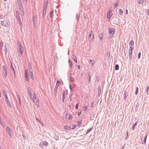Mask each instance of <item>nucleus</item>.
Wrapping results in <instances>:
<instances>
[{
	"label": "nucleus",
	"instance_id": "1",
	"mask_svg": "<svg viewBox=\"0 0 149 149\" xmlns=\"http://www.w3.org/2000/svg\"><path fill=\"white\" fill-rule=\"evenodd\" d=\"M17 3L19 8L21 12V15L22 16L24 15V7L22 4V2L21 0H17Z\"/></svg>",
	"mask_w": 149,
	"mask_h": 149
},
{
	"label": "nucleus",
	"instance_id": "2",
	"mask_svg": "<svg viewBox=\"0 0 149 149\" xmlns=\"http://www.w3.org/2000/svg\"><path fill=\"white\" fill-rule=\"evenodd\" d=\"M15 17L18 21L19 24L22 28V24L20 16V13L18 11H16L15 12Z\"/></svg>",
	"mask_w": 149,
	"mask_h": 149
},
{
	"label": "nucleus",
	"instance_id": "3",
	"mask_svg": "<svg viewBox=\"0 0 149 149\" xmlns=\"http://www.w3.org/2000/svg\"><path fill=\"white\" fill-rule=\"evenodd\" d=\"M0 47L1 49L3 51H5L6 54L7 52V49L6 45H3V43L2 41H1L0 43Z\"/></svg>",
	"mask_w": 149,
	"mask_h": 149
},
{
	"label": "nucleus",
	"instance_id": "4",
	"mask_svg": "<svg viewBox=\"0 0 149 149\" xmlns=\"http://www.w3.org/2000/svg\"><path fill=\"white\" fill-rule=\"evenodd\" d=\"M1 24L2 26H4L6 27H8L10 24L9 21L6 20L2 21Z\"/></svg>",
	"mask_w": 149,
	"mask_h": 149
},
{
	"label": "nucleus",
	"instance_id": "5",
	"mask_svg": "<svg viewBox=\"0 0 149 149\" xmlns=\"http://www.w3.org/2000/svg\"><path fill=\"white\" fill-rule=\"evenodd\" d=\"M2 69L3 70V74L5 77H6L7 76V73L6 66L4 65L3 66Z\"/></svg>",
	"mask_w": 149,
	"mask_h": 149
},
{
	"label": "nucleus",
	"instance_id": "6",
	"mask_svg": "<svg viewBox=\"0 0 149 149\" xmlns=\"http://www.w3.org/2000/svg\"><path fill=\"white\" fill-rule=\"evenodd\" d=\"M67 94H68V90H66L65 91H63L62 97V102H64L65 98V95H67Z\"/></svg>",
	"mask_w": 149,
	"mask_h": 149
},
{
	"label": "nucleus",
	"instance_id": "7",
	"mask_svg": "<svg viewBox=\"0 0 149 149\" xmlns=\"http://www.w3.org/2000/svg\"><path fill=\"white\" fill-rule=\"evenodd\" d=\"M48 145V143L47 142L44 141L40 142L39 144V146L41 147H42L43 146H47Z\"/></svg>",
	"mask_w": 149,
	"mask_h": 149
},
{
	"label": "nucleus",
	"instance_id": "8",
	"mask_svg": "<svg viewBox=\"0 0 149 149\" xmlns=\"http://www.w3.org/2000/svg\"><path fill=\"white\" fill-rule=\"evenodd\" d=\"M109 33L110 34L113 35L115 33V29L114 28H108Z\"/></svg>",
	"mask_w": 149,
	"mask_h": 149
},
{
	"label": "nucleus",
	"instance_id": "9",
	"mask_svg": "<svg viewBox=\"0 0 149 149\" xmlns=\"http://www.w3.org/2000/svg\"><path fill=\"white\" fill-rule=\"evenodd\" d=\"M6 130L9 136L11 137L12 136V132L10 128L9 127H7L6 128Z\"/></svg>",
	"mask_w": 149,
	"mask_h": 149
},
{
	"label": "nucleus",
	"instance_id": "10",
	"mask_svg": "<svg viewBox=\"0 0 149 149\" xmlns=\"http://www.w3.org/2000/svg\"><path fill=\"white\" fill-rule=\"evenodd\" d=\"M25 77L26 79V81L27 82H29V77H28V74L27 72V71L26 70H25Z\"/></svg>",
	"mask_w": 149,
	"mask_h": 149
},
{
	"label": "nucleus",
	"instance_id": "11",
	"mask_svg": "<svg viewBox=\"0 0 149 149\" xmlns=\"http://www.w3.org/2000/svg\"><path fill=\"white\" fill-rule=\"evenodd\" d=\"M112 14L113 13L111 12V10H109L107 13V17L108 19H109L112 16Z\"/></svg>",
	"mask_w": 149,
	"mask_h": 149
},
{
	"label": "nucleus",
	"instance_id": "12",
	"mask_svg": "<svg viewBox=\"0 0 149 149\" xmlns=\"http://www.w3.org/2000/svg\"><path fill=\"white\" fill-rule=\"evenodd\" d=\"M58 85H57V84H56V85L55 87V88L54 89V95L55 97L56 96L57 93H58L57 90L58 87Z\"/></svg>",
	"mask_w": 149,
	"mask_h": 149
},
{
	"label": "nucleus",
	"instance_id": "13",
	"mask_svg": "<svg viewBox=\"0 0 149 149\" xmlns=\"http://www.w3.org/2000/svg\"><path fill=\"white\" fill-rule=\"evenodd\" d=\"M147 136V135H146L144 138L143 139L142 137L141 138V140L142 144H146V141Z\"/></svg>",
	"mask_w": 149,
	"mask_h": 149
},
{
	"label": "nucleus",
	"instance_id": "14",
	"mask_svg": "<svg viewBox=\"0 0 149 149\" xmlns=\"http://www.w3.org/2000/svg\"><path fill=\"white\" fill-rule=\"evenodd\" d=\"M6 100V102L7 104L8 105L9 107H10L11 104L9 100H8L7 96L4 97Z\"/></svg>",
	"mask_w": 149,
	"mask_h": 149
},
{
	"label": "nucleus",
	"instance_id": "15",
	"mask_svg": "<svg viewBox=\"0 0 149 149\" xmlns=\"http://www.w3.org/2000/svg\"><path fill=\"white\" fill-rule=\"evenodd\" d=\"M31 99L33 100V102H37L38 101L37 100L36 96L35 95V93H33V97Z\"/></svg>",
	"mask_w": 149,
	"mask_h": 149
},
{
	"label": "nucleus",
	"instance_id": "16",
	"mask_svg": "<svg viewBox=\"0 0 149 149\" xmlns=\"http://www.w3.org/2000/svg\"><path fill=\"white\" fill-rule=\"evenodd\" d=\"M93 33V31H91V33L89 35L88 38L89 40H92L94 39V36L93 34L92 36V33Z\"/></svg>",
	"mask_w": 149,
	"mask_h": 149
},
{
	"label": "nucleus",
	"instance_id": "17",
	"mask_svg": "<svg viewBox=\"0 0 149 149\" xmlns=\"http://www.w3.org/2000/svg\"><path fill=\"white\" fill-rule=\"evenodd\" d=\"M47 4L48 3L47 1H46L44 2L43 8V10H46Z\"/></svg>",
	"mask_w": 149,
	"mask_h": 149
},
{
	"label": "nucleus",
	"instance_id": "18",
	"mask_svg": "<svg viewBox=\"0 0 149 149\" xmlns=\"http://www.w3.org/2000/svg\"><path fill=\"white\" fill-rule=\"evenodd\" d=\"M11 67L12 70H13V73L14 74V76L15 78L16 74H15V71L14 69V68L12 64H11Z\"/></svg>",
	"mask_w": 149,
	"mask_h": 149
},
{
	"label": "nucleus",
	"instance_id": "19",
	"mask_svg": "<svg viewBox=\"0 0 149 149\" xmlns=\"http://www.w3.org/2000/svg\"><path fill=\"white\" fill-rule=\"evenodd\" d=\"M4 120L3 119L2 120L0 121V123L1 125L4 128L5 126V123L4 122Z\"/></svg>",
	"mask_w": 149,
	"mask_h": 149
},
{
	"label": "nucleus",
	"instance_id": "20",
	"mask_svg": "<svg viewBox=\"0 0 149 149\" xmlns=\"http://www.w3.org/2000/svg\"><path fill=\"white\" fill-rule=\"evenodd\" d=\"M101 93V87L100 86H99L98 88V92H97V95L98 96H99L100 93Z\"/></svg>",
	"mask_w": 149,
	"mask_h": 149
},
{
	"label": "nucleus",
	"instance_id": "21",
	"mask_svg": "<svg viewBox=\"0 0 149 149\" xmlns=\"http://www.w3.org/2000/svg\"><path fill=\"white\" fill-rule=\"evenodd\" d=\"M145 90L146 91L147 94L149 95V87L148 86H147L146 87Z\"/></svg>",
	"mask_w": 149,
	"mask_h": 149
},
{
	"label": "nucleus",
	"instance_id": "22",
	"mask_svg": "<svg viewBox=\"0 0 149 149\" xmlns=\"http://www.w3.org/2000/svg\"><path fill=\"white\" fill-rule=\"evenodd\" d=\"M100 77L98 76H97L96 77V79L95 81V83L97 84L98 81H99Z\"/></svg>",
	"mask_w": 149,
	"mask_h": 149
},
{
	"label": "nucleus",
	"instance_id": "23",
	"mask_svg": "<svg viewBox=\"0 0 149 149\" xmlns=\"http://www.w3.org/2000/svg\"><path fill=\"white\" fill-rule=\"evenodd\" d=\"M17 100H18L19 103V105L20 106L21 105V102L20 97H19V96L17 95Z\"/></svg>",
	"mask_w": 149,
	"mask_h": 149
},
{
	"label": "nucleus",
	"instance_id": "24",
	"mask_svg": "<svg viewBox=\"0 0 149 149\" xmlns=\"http://www.w3.org/2000/svg\"><path fill=\"white\" fill-rule=\"evenodd\" d=\"M93 129V127H92L90 128L87 131H86V134L85 135H87L88 133L90 132L91 130H92Z\"/></svg>",
	"mask_w": 149,
	"mask_h": 149
},
{
	"label": "nucleus",
	"instance_id": "25",
	"mask_svg": "<svg viewBox=\"0 0 149 149\" xmlns=\"http://www.w3.org/2000/svg\"><path fill=\"white\" fill-rule=\"evenodd\" d=\"M42 17L43 18H44L45 17L46 15V10H43V11H42Z\"/></svg>",
	"mask_w": 149,
	"mask_h": 149
},
{
	"label": "nucleus",
	"instance_id": "26",
	"mask_svg": "<svg viewBox=\"0 0 149 149\" xmlns=\"http://www.w3.org/2000/svg\"><path fill=\"white\" fill-rule=\"evenodd\" d=\"M54 10H52L50 12V17L51 18H52L54 16Z\"/></svg>",
	"mask_w": 149,
	"mask_h": 149
},
{
	"label": "nucleus",
	"instance_id": "27",
	"mask_svg": "<svg viewBox=\"0 0 149 149\" xmlns=\"http://www.w3.org/2000/svg\"><path fill=\"white\" fill-rule=\"evenodd\" d=\"M68 63L69 64V65L70 66V69H71V68L72 67V65H73L72 62H71L70 61V60H68Z\"/></svg>",
	"mask_w": 149,
	"mask_h": 149
},
{
	"label": "nucleus",
	"instance_id": "28",
	"mask_svg": "<svg viewBox=\"0 0 149 149\" xmlns=\"http://www.w3.org/2000/svg\"><path fill=\"white\" fill-rule=\"evenodd\" d=\"M103 34L102 33L100 34L99 35V36H100V39L101 40H103Z\"/></svg>",
	"mask_w": 149,
	"mask_h": 149
},
{
	"label": "nucleus",
	"instance_id": "29",
	"mask_svg": "<svg viewBox=\"0 0 149 149\" xmlns=\"http://www.w3.org/2000/svg\"><path fill=\"white\" fill-rule=\"evenodd\" d=\"M129 58L130 60L132 59V52H129Z\"/></svg>",
	"mask_w": 149,
	"mask_h": 149
},
{
	"label": "nucleus",
	"instance_id": "30",
	"mask_svg": "<svg viewBox=\"0 0 149 149\" xmlns=\"http://www.w3.org/2000/svg\"><path fill=\"white\" fill-rule=\"evenodd\" d=\"M70 129H73L75 128L76 127V126L75 125H73L72 126L70 125Z\"/></svg>",
	"mask_w": 149,
	"mask_h": 149
},
{
	"label": "nucleus",
	"instance_id": "31",
	"mask_svg": "<svg viewBox=\"0 0 149 149\" xmlns=\"http://www.w3.org/2000/svg\"><path fill=\"white\" fill-rule=\"evenodd\" d=\"M19 49L21 54L22 55L24 52V50L23 48V47H22V48H19Z\"/></svg>",
	"mask_w": 149,
	"mask_h": 149
},
{
	"label": "nucleus",
	"instance_id": "32",
	"mask_svg": "<svg viewBox=\"0 0 149 149\" xmlns=\"http://www.w3.org/2000/svg\"><path fill=\"white\" fill-rule=\"evenodd\" d=\"M70 126H68L66 125L64 126V128L65 130L68 131L69 130V129H70Z\"/></svg>",
	"mask_w": 149,
	"mask_h": 149
},
{
	"label": "nucleus",
	"instance_id": "33",
	"mask_svg": "<svg viewBox=\"0 0 149 149\" xmlns=\"http://www.w3.org/2000/svg\"><path fill=\"white\" fill-rule=\"evenodd\" d=\"M115 70H117L119 69V66L118 64H116L115 65Z\"/></svg>",
	"mask_w": 149,
	"mask_h": 149
},
{
	"label": "nucleus",
	"instance_id": "34",
	"mask_svg": "<svg viewBox=\"0 0 149 149\" xmlns=\"http://www.w3.org/2000/svg\"><path fill=\"white\" fill-rule=\"evenodd\" d=\"M137 124V122H136L134 124H133L132 127V130H134L135 128V126H136Z\"/></svg>",
	"mask_w": 149,
	"mask_h": 149
},
{
	"label": "nucleus",
	"instance_id": "35",
	"mask_svg": "<svg viewBox=\"0 0 149 149\" xmlns=\"http://www.w3.org/2000/svg\"><path fill=\"white\" fill-rule=\"evenodd\" d=\"M134 49V47L132 46H130V49L129 52H132V50Z\"/></svg>",
	"mask_w": 149,
	"mask_h": 149
},
{
	"label": "nucleus",
	"instance_id": "36",
	"mask_svg": "<svg viewBox=\"0 0 149 149\" xmlns=\"http://www.w3.org/2000/svg\"><path fill=\"white\" fill-rule=\"evenodd\" d=\"M136 92H135V94L136 95H137L138 93L139 88L138 87H136Z\"/></svg>",
	"mask_w": 149,
	"mask_h": 149
},
{
	"label": "nucleus",
	"instance_id": "37",
	"mask_svg": "<svg viewBox=\"0 0 149 149\" xmlns=\"http://www.w3.org/2000/svg\"><path fill=\"white\" fill-rule=\"evenodd\" d=\"M28 90L29 95L32 93L31 90L29 87L28 88Z\"/></svg>",
	"mask_w": 149,
	"mask_h": 149
},
{
	"label": "nucleus",
	"instance_id": "38",
	"mask_svg": "<svg viewBox=\"0 0 149 149\" xmlns=\"http://www.w3.org/2000/svg\"><path fill=\"white\" fill-rule=\"evenodd\" d=\"M90 73L89 72L88 74V82L89 83L91 79V74H90Z\"/></svg>",
	"mask_w": 149,
	"mask_h": 149
},
{
	"label": "nucleus",
	"instance_id": "39",
	"mask_svg": "<svg viewBox=\"0 0 149 149\" xmlns=\"http://www.w3.org/2000/svg\"><path fill=\"white\" fill-rule=\"evenodd\" d=\"M130 45H134V42L133 40H131L129 43Z\"/></svg>",
	"mask_w": 149,
	"mask_h": 149
},
{
	"label": "nucleus",
	"instance_id": "40",
	"mask_svg": "<svg viewBox=\"0 0 149 149\" xmlns=\"http://www.w3.org/2000/svg\"><path fill=\"white\" fill-rule=\"evenodd\" d=\"M76 19L77 20V21L78 22L79 21V17L78 16V14L77 13H76Z\"/></svg>",
	"mask_w": 149,
	"mask_h": 149
},
{
	"label": "nucleus",
	"instance_id": "41",
	"mask_svg": "<svg viewBox=\"0 0 149 149\" xmlns=\"http://www.w3.org/2000/svg\"><path fill=\"white\" fill-rule=\"evenodd\" d=\"M73 57L74 59V61H75L76 63H77V58L75 55L73 56Z\"/></svg>",
	"mask_w": 149,
	"mask_h": 149
},
{
	"label": "nucleus",
	"instance_id": "42",
	"mask_svg": "<svg viewBox=\"0 0 149 149\" xmlns=\"http://www.w3.org/2000/svg\"><path fill=\"white\" fill-rule=\"evenodd\" d=\"M3 93L4 94V97L7 96V93L6 91L3 90Z\"/></svg>",
	"mask_w": 149,
	"mask_h": 149
},
{
	"label": "nucleus",
	"instance_id": "43",
	"mask_svg": "<svg viewBox=\"0 0 149 149\" xmlns=\"http://www.w3.org/2000/svg\"><path fill=\"white\" fill-rule=\"evenodd\" d=\"M123 11L122 10L120 9H119V14L120 15H121L123 14Z\"/></svg>",
	"mask_w": 149,
	"mask_h": 149
},
{
	"label": "nucleus",
	"instance_id": "44",
	"mask_svg": "<svg viewBox=\"0 0 149 149\" xmlns=\"http://www.w3.org/2000/svg\"><path fill=\"white\" fill-rule=\"evenodd\" d=\"M90 62L91 63V64L92 66H93V65L94 63H95L94 61H93L91 60H90Z\"/></svg>",
	"mask_w": 149,
	"mask_h": 149
},
{
	"label": "nucleus",
	"instance_id": "45",
	"mask_svg": "<svg viewBox=\"0 0 149 149\" xmlns=\"http://www.w3.org/2000/svg\"><path fill=\"white\" fill-rule=\"evenodd\" d=\"M69 116L68 117V118L69 120H71L72 118V116H71L70 115L68 114Z\"/></svg>",
	"mask_w": 149,
	"mask_h": 149
},
{
	"label": "nucleus",
	"instance_id": "46",
	"mask_svg": "<svg viewBox=\"0 0 149 149\" xmlns=\"http://www.w3.org/2000/svg\"><path fill=\"white\" fill-rule=\"evenodd\" d=\"M18 45L19 48H22V47H23L20 43L18 42Z\"/></svg>",
	"mask_w": 149,
	"mask_h": 149
},
{
	"label": "nucleus",
	"instance_id": "47",
	"mask_svg": "<svg viewBox=\"0 0 149 149\" xmlns=\"http://www.w3.org/2000/svg\"><path fill=\"white\" fill-rule=\"evenodd\" d=\"M87 109V106H85L83 108V111H86Z\"/></svg>",
	"mask_w": 149,
	"mask_h": 149
},
{
	"label": "nucleus",
	"instance_id": "48",
	"mask_svg": "<svg viewBox=\"0 0 149 149\" xmlns=\"http://www.w3.org/2000/svg\"><path fill=\"white\" fill-rule=\"evenodd\" d=\"M70 80L71 81L73 82L74 81V79L73 78L70 77Z\"/></svg>",
	"mask_w": 149,
	"mask_h": 149
},
{
	"label": "nucleus",
	"instance_id": "49",
	"mask_svg": "<svg viewBox=\"0 0 149 149\" xmlns=\"http://www.w3.org/2000/svg\"><path fill=\"white\" fill-rule=\"evenodd\" d=\"M114 36V35H112V34H110L108 36V38H112V37H113V36Z\"/></svg>",
	"mask_w": 149,
	"mask_h": 149
},
{
	"label": "nucleus",
	"instance_id": "50",
	"mask_svg": "<svg viewBox=\"0 0 149 149\" xmlns=\"http://www.w3.org/2000/svg\"><path fill=\"white\" fill-rule=\"evenodd\" d=\"M139 4H142L143 3V2L142 0H138Z\"/></svg>",
	"mask_w": 149,
	"mask_h": 149
},
{
	"label": "nucleus",
	"instance_id": "51",
	"mask_svg": "<svg viewBox=\"0 0 149 149\" xmlns=\"http://www.w3.org/2000/svg\"><path fill=\"white\" fill-rule=\"evenodd\" d=\"M28 67H29V70H30V69H33L32 66L30 64V63H29V65H28Z\"/></svg>",
	"mask_w": 149,
	"mask_h": 149
},
{
	"label": "nucleus",
	"instance_id": "52",
	"mask_svg": "<svg viewBox=\"0 0 149 149\" xmlns=\"http://www.w3.org/2000/svg\"><path fill=\"white\" fill-rule=\"evenodd\" d=\"M82 120H81L80 121H79L77 123V125L78 126L79 125H81V123Z\"/></svg>",
	"mask_w": 149,
	"mask_h": 149
},
{
	"label": "nucleus",
	"instance_id": "53",
	"mask_svg": "<svg viewBox=\"0 0 149 149\" xmlns=\"http://www.w3.org/2000/svg\"><path fill=\"white\" fill-rule=\"evenodd\" d=\"M141 55V52H139L138 55V57L139 59L140 58V56Z\"/></svg>",
	"mask_w": 149,
	"mask_h": 149
},
{
	"label": "nucleus",
	"instance_id": "54",
	"mask_svg": "<svg viewBox=\"0 0 149 149\" xmlns=\"http://www.w3.org/2000/svg\"><path fill=\"white\" fill-rule=\"evenodd\" d=\"M124 93V96H126V95H127V96L128 93H127V92L126 91H125Z\"/></svg>",
	"mask_w": 149,
	"mask_h": 149
},
{
	"label": "nucleus",
	"instance_id": "55",
	"mask_svg": "<svg viewBox=\"0 0 149 149\" xmlns=\"http://www.w3.org/2000/svg\"><path fill=\"white\" fill-rule=\"evenodd\" d=\"M78 105H79V103H77V104L76 105V106H75V109H78Z\"/></svg>",
	"mask_w": 149,
	"mask_h": 149
},
{
	"label": "nucleus",
	"instance_id": "56",
	"mask_svg": "<svg viewBox=\"0 0 149 149\" xmlns=\"http://www.w3.org/2000/svg\"><path fill=\"white\" fill-rule=\"evenodd\" d=\"M56 83V84H57L58 85V84H60L61 81L59 80H57Z\"/></svg>",
	"mask_w": 149,
	"mask_h": 149
},
{
	"label": "nucleus",
	"instance_id": "57",
	"mask_svg": "<svg viewBox=\"0 0 149 149\" xmlns=\"http://www.w3.org/2000/svg\"><path fill=\"white\" fill-rule=\"evenodd\" d=\"M54 138L56 140H58L59 139V138L58 136H55Z\"/></svg>",
	"mask_w": 149,
	"mask_h": 149
},
{
	"label": "nucleus",
	"instance_id": "58",
	"mask_svg": "<svg viewBox=\"0 0 149 149\" xmlns=\"http://www.w3.org/2000/svg\"><path fill=\"white\" fill-rule=\"evenodd\" d=\"M29 95L30 96V97L31 98V99L33 97V94L32 95L31 94H30Z\"/></svg>",
	"mask_w": 149,
	"mask_h": 149
},
{
	"label": "nucleus",
	"instance_id": "59",
	"mask_svg": "<svg viewBox=\"0 0 149 149\" xmlns=\"http://www.w3.org/2000/svg\"><path fill=\"white\" fill-rule=\"evenodd\" d=\"M82 113V111H81L79 113H78V116H79Z\"/></svg>",
	"mask_w": 149,
	"mask_h": 149
},
{
	"label": "nucleus",
	"instance_id": "60",
	"mask_svg": "<svg viewBox=\"0 0 149 149\" xmlns=\"http://www.w3.org/2000/svg\"><path fill=\"white\" fill-rule=\"evenodd\" d=\"M69 88H70V91H72V88L71 87V85L70 84V85H69Z\"/></svg>",
	"mask_w": 149,
	"mask_h": 149
},
{
	"label": "nucleus",
	"instance_id": "61",
	"mask_svg": "<svg viewBox=\"0 0 149 149\" xmlns=\"http://www.w3.org/2000/svg\"><path fill=\"white\" fill-rule=\"evenodd\" d=\"M118 5V3H115L114 5V7L115 8H116L117 7Z\"/></svg>",
	"mask_w": 149,
	"mask_h": 149
},
{
	"label": "nucleus",
	"instance_id": "62",
	"mask_svg": "<svg viewBox=\"0 0 149 149\" xmlns=\"http://www.w3.org/2000/svg\"><path fill=\"white\" fill-rule=\"evenodd\" d=\"M138 109V108L137 106H136L135 107V111H136V112L137 111Z\"/></svg>",
	"mask_w": 149,
	"mask_h": 149
},
{
	"label": "nucleus",
	"instance_id": "63",
	"mask_svg": "<svg viewBox=\"0 0 149 149\" xmlns=\"http://www.w3.org/2000/svg\"><path fill=\"white\" fill-rule=\"evenodd\" d=\"M147 14L149 16V9L147 10Z\"/></svg>",
	"mask_w": 149,
	"mask_h": 149
},
{
	"label": "nucleus",
	"instance_id": "64",
	"mask_svg": "<svg viewBox=\"0 0 149 149\" xmlns=\"http://www.w3.org/2000/svg\"><path fill=\"white\" fill-rule=\"evenodd\" d=\"M29 74L30 76H33V72H29Z\"/></svg>",
	"mask_w": 149,
	"mask_h": 149
}]
</instances>
